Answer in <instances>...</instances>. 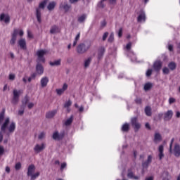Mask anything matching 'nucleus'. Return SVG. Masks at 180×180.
Listing matches in <instances>:
<instances>
[{"mask_svg":"<svg viewBox=\"0 0 180 180\" xmlns=\"http://www.w3.org/2000/svg\"><path fill=\"white\" fill-rule=\"evenodd\" d=\"M4 153H5V148H4V146H0V157L1 155H4Z\"/></svg>","mask_w":180,"mask_h":180,"instance_id":"nucleus-50","label":"nucleus"},{"mask_svg":"<svg viewBox=\"0 0 180 180\" xmlns=\"http://www.w3.org/2000/svg\"><path fill=\"white\" fill-rule=\"evenodd\" d=\"M151 74H153V70L151 69H148L146 72V77H151Z\"/></svg>","mask_w":180,"mask_h":180,"instance_id":"nucleus-51","label":"nucleus"},{"mask_svg":"<svg viewBox=\"0 0 180 180\" xmlns=\"http://www.w3.org/2000/svg\"><path fill=\"white\" fill-rule=\"evenodd\" d=\"M46 148V144L41 143V145L37 144L34 148V151L37 153V154H39V153H41V151H43Z\"/></svg>","mask_w":180,"mask_h":180,"instance_id":"nucleus-11","label":"nucleus"},{"mask_svg":"<svg viewBox=\"0 0 180 180\" xmlns=\"http://www.w3.org/2000/svg\"><path fill=\"white\" fill-rule=\"evenodd\" d=\"M66 167H67V163L63 162L60 165V170L63 171L64 169V168H66Z\"/></svg>","mask_w":180,"mask_h":180,"instance_id":"nucleus-54","label":"nucleus"},{"mask_svg":"<svg viewBox=\"0 0 180 180\" xmlns=\"http://www.w3.org/2000/svg\"><path fill=\"white\" fill-rule=\"evenodd\" d=\"M127 176L130 179H134V180H139L140 179V176H134V173H133V172H131V169L128 170Z\"/></svg>","mask_w":180,"mask_h":180,"instance_id":"nucleus-15","label":"nucleus"},{"mask_svg":"<svg viewBox=\"0 0 180 180\" xmlns=\"http://www.w3.org/2000/svg\"><path fill=\"white\" fill-rule=\"evenodd\" d=\"M22 168V164L20 162H18L15 164V169L16 171H19Z\"/></svg>","mask_w":180,"mask_h":180,"instance_id":"nucleus-45","label":"nucleus"},{"mask_svg":"<svg viewBox=\"0 0 180 180\" xmlns=\"http://www.w3.org/2000/svg\"><path fill=\"white\" fill-rule=\"evenodd\" d=\"M137 22H139V23H143L146 22V12L144 11V10L140 11L139 16L137 18Z\"/></svg>","mask_w":180,"mask_h":180,"instance_id":"nucleus-8","label":"nucleus"},{"mask_svg":"<svg viewBox=\"0 0 180 180\" xmlns=\"http://www.w3.org/2000/svg\"><path fill=\"white\" fill-rule=\"evenodd\" d=\"M108 36H109V32H105L103 34V38H102L103 41H105V40H106V39H108Z\"/></svg>","mask_w":180,"mask_h":180,"instance_id":"nucleus-49","label":"nucleus"},{"mask_svg":"<svg viewBox=\"0 0 180 180\" xmlns=\"http://www.w3.org/2000/svg\"><path fill=\"white\" fill-rule=\"evenodd\" d=\"M35 169H36V167H34V165H30L28 167L27 176H32L33 175V172H34Z\"/></svg>","mask_w":180,"mask_h":180,"instance_id":"nucleus-17","label":"nucleus"},{"mask_svg":"<svg viewBox=\"0 0 180 180\" xmlns=\"http://www.w3.org/2000/svg\"><path fill=\"white\" fill-rule=\"evenodd\" d=\"M172 116H174V112H172V110H169L165 113L164 120L168 122L171 120V119H172Z\"/></svg>","mask_w":180,"mask_h":180,"instance_id":"nucleus-13","label":"nucleus"},{"mask_svg":"<svg viewBox=\"0 0 180 180\" xmlns=\"http://www.w3.org/2000/svg\"><path fill=\"white\" fill-rule=\"evenodd\" d=\"M131 124L132 127H134L135 131H139L141 127V124L139 122V120L136 117H134L131 120Z\"/></svg>","mask_w":180,"mask_h":180,"instance_id":"nucleus-5","label":"nucleus"},{"mask_svg":"<svg viewBox=\"0 0 180 180\" xmlns=\"http://www.w3.org/2000/svg\"><path fill=\"white\" fill-rule=\"evenodd\" d=\"M91 41H86L79 44L77 47V51L79 54H84L91 49Z\"/></svg>","mask_w":180,"mask_h":180,"instance_id":"nucleus-1","label":"nucleus"},{"mask_svg":"<svg viewBox=\"0 0 180 180\" xmlns=\"http://www.w3.org/2000/svg\"><path fill=\"white\" fill-rule=\"evenodd\" d=\"M159 151V160L164 158V145H160L158 148Z\"/></svg>","mask_w":180,"mask_h":180,"instance_id":"nucleus-22","label":"nucleus"},{"mask_svg":"<svg viewBox=\"0 0 180 180\" xmlns=\"http://www.w3.org/2000/svg\"><path fill=\"white\" fill-rule=\"evenodd\" d=\"M56 114H57V110L49 111V112H46V119H51V118L54 117V116H56Z\"/></svg>","mask_w":180,"mask_h":180,"instance_id":"nucleus-20","label":"nucleus"},{"mask_svg":"<svg viewBox=\"0 0 180 180\" xmlns=\"http://www.w3.org/2000/svg\"><path fill=\"white\" fill-rule=\"evenodd\" d=\"M49 64L51 65V67H58V65L61 64V59L54 60L53 62H50Z\"/></svg>","mask_w":180,"mask_h":180,"instance_id":"nucleus-29","label":"nucleus"},{"mask_svg":"<svg viewBox=\"0 0 180 180\" xmlns=\"http://www.w3.org/2000/svg\"><path fill=\"white\" fill-rule=\"evenodd\" d=\"M33 106H34V104L33 103H30L28 104V109H32V108H33Z\"/></svg>","mask_w":180,"mask_h":180,"instance_id":"nucleus-63","label":"nucleus"},{"mask_svg":"<svg viewBox=\"0 0 180 180\" xmlns=\"http://www.w3.org/2000/svg\"><path fill=\"white\" fill-rule=\"evenodd\" d=\"M125 49H126L128 54H129L130 52H133V51H130L131 49V42L128 43L126 46Z\"/></svg>","mask_w":180,"mask_h":180,"instance_id":"nucleus-39","label":"nucleus"},{"mask_svg":"<svg viewBox=\"0 0 180 180\" xmlns=\"http://www.w3.org/2000/svg\"><path fill=\"white\" fill-rule=\"evenodd\" d=\"M18 45L20 46V49L22 50H26V39H20L18 41Z\"/></svg>","mask_w":180,"mask_h":180,"instance_id":"nucleus-21","label":"nucleus"},{"mask_svg":"<svg viewBox=\"0 0 180 180\" xmlns=\"http://www.w3.org/2000/svg\"><path fill=\"white\" fill-rule=\"evenodd\" d=\"M47 53L46 50H39L37 51V56L38 57V60L41 61V63H44V56Z\"/></svg>","mask_w":180,"mask_h":180,"instance_id":"nucleus-7","label":"nucleus"},{"mask_svg":"<svg viewBox=\"0 0 180 180\" xmlns=\"http://www.w3.org/2000/svg\"><path fill=\"white\" fill-rule=\"evenodd\" d=\"M130 130V125L128 123H125L122 127V131L127 132Z\"/></svg>","mask_w":180,"mask_h":180,"instance_id":"nucleus-30","label":"nucleus"},{"mask_svg":"<svg viewBox=\"0 0 180 180\" xmlns=\"http://www.w3.org/2000/svg\"><path fill=\"white\" fill-rule=\"evenodd\" d=\"M9 79L11 81H13L15 79V74H10L9 75Z\"/></svg>","mask_w":180,"mask_h":180,"instance_id":"nucleus-58","label":"nucleus"},{"mask_svg":"<svg viewBox=\"0 0 180 180\" xmlns=\"http://www.w3.org/2000/svg\"><path fill=\"white\" fill-rule=\"evenodd\" d=\"M161 67H162V62L161 60H158L153 63V68H161Z\"/></svg>","mask_w":180,"mask_h":180,"instance_id":"nucleus-28","label":"nucleus"},{"mask_svg":"<svg viewBox=\"0 0 180 180\" xmlns=\"http://www.w3.org/2000/svg\"><path fill=\"white\" fill-rule=\"evenodd\" d=\"M92 61V58L89 57L84 61V67H89L91 62Z\"/></svg>","mask_w":180,"mask_h":180,"instance_id":"nucleus-38","label":"nucleus"},{"mask_svg":"<svg viewBox=\"0 0 180 180\" xmlns=\"http://www.w3.org/2000/svg\"><path fill=\"white\" fill-rule=\"evenodd\" d=\"M18 34H19V36H20V37H22V36H23V34H25V32H23V30H18Z\"/></svg>","mask_w":180,"mask_h":180,"instance_id":"nucleus-56","label":"nucleus"},{"mask_svg":"<svg viewBox=\"0 0 180 180\" xmlns=\"http://www.w3.org/2000/svg\"><path fill=\"white\" fill-rule=\"evenodd\" d=\"M174 141H175V139L172 138L169 144V153H172V145L174 144Z\"/></svg>","mask_w":180,"mask_h":180,"instance_id":"nucleus-43","label":"nucleus"},{"mask_svg":"<svg viewBox=\"0 0 180 180\" xmlns=\"http://www.w3.org/2000/svg\"><path fill=\"white\" fill-rule=\"evenodd\" d=\"M44 136H46V134L44 132H41L39 136H38V139L39 140H41L42 139H44Z\"/></svg>","mask_w":180,"mask_h":180,"instance_id":"nucleus-52","label":"nucleus"},{"mask_svg":"<svg viewBox=\"0 0 180 180\" xmlns=\"http://www.w3.org/2000/svg\"><path fill=\"white\" fill-rule=\"evenodd\" d=\"M175 103V98H169V103L171 105L172 103Z\"/></svg>","mask_w":180,"mask_h":180,"instance_id":"nucleus-59","label":"nucleus"},{"mask_svg":"<svg viewBox=\"0 0 180 180\" xmlns=\"http://www.w3.org/2000/svg\"><path fill=\"white\" fill-rule=\"evenodd\" d=\"M72 120H74V117L71 116L69 119H68L65 122V126H71V124L72 123Z\"/></svg>","mask_w":180,"mask_h":180,"instance_id":"nucleus-36","label":"nucleus"},{"mask_svg":"<svg viewBox=\"0 0 180 180\" xmlns=\"http://www.w3.org/2000/svg\"><path fill=\"white\" fill-rule=\"evenodd\" d=\"M30 77L32 79H34V78H36V77H37V73L35 72L32 73Z\"/></svg>","mask_w":180,"mask_h":180,"instance_id":"nucleus-62","label":"nucleus"},{"mask_svg":"<svg viewBox=\"0 0 180 180\" xmlns=\"http://www.w3.org/2000/svg\"><path fill=\"white\" fill-rule=\"evenodd\" d=\"M86 14H82V15L78 17L77 22H79V23H84V22H85V20L86 19Z\"/></svg>","mask_w":180,"mask_h":180,"instance_id":"nucleus-27","label":"nucleus"},{"mask_svg":"<svg viewBox=\"0 0 180 180\" xmlns=\"http://www.w3.org/2000/svg\"><path fill=\"white\" fill-rule=\"evenodd\" d=\"M11 122V120L9 119V117H7L5 119L4 122L3 123V124L1 125V131H3L4 133H5V131H6V129L8 128V125Z\"/></svg>","mask_w":180,"mask_h":180,"instance_id":"nucleus-14","label":"nucleus"},{"mask_svg":"<svg viewBox=\"0 0 180 180\" xmlns=\"http://www.w3.org/2000/svg\"><path fill=\"white\" fill-rule=\"evenodd\" d=\"M163 73L165 74H169V69L168 68H163Z\"/></svg>","mask_w":180,"mask_h":180,"instance_id":"nucleus-61","label":"nucleus"},{"mask_svg":"<svg viewBox=\"0 0 180 180\" xmlns=\"http://www.w3.org/2000/svg\"><path fill=\"white\" fill-rule=\"evenodd\" d=\"M162 140V138L161 137V134L160 133H155L154 136V141H161Z\"/></svg>","mask_w":180,"mask_h":180,"instance_id":"nucleus-31","label":"nucleus"},{"mask_svg":"<svg viewBox=\"0 0 180 180\" xmlns=\"http://www.w3.org/2000/svg\"><path fill=\"white\" fill-rule=\"evenodd\" d=\"M72 105V102L71 100H68L67 102L65 103L64 104V108H70Z\"/></svg>","mask_w":180,"mask_h":180,"instance_id":"nucleus-42","label":"nucleus"},{"mask_svg":"<svg viewBox=\"0 0 180 180\" xmlns=\"http://www.w3.org/2000/svg\"><path fill=\"white\" fill-rule=\"evenodd\" d=\"M128 56L131 58V61H133L134 63H137V56H136L134 52H129V53H128Z\"/></svg>","mask_w":180,"mask_h":180,"instance_id":"nucleus-26","label":"nucleus"},{"mask_svg":"<svg viewBox=\"0 0 180 180\" xmlns=\"http://www.w3.org/2000/svg\"><path fill=\"white\" fill-rule=\"evenodd\" d=\"M65 136V131H62L60 133H58V131H55L53 134L52 139L53 140H56L57 141H60V140H63Z\"/></svg>","mask_w":180,"mask_h":180,"instance_id":"nucleus-6","label":"nucleus"},{"mask_svg":"<svg viewBox=\"0 0 180 180\" xmlns=\"http://www.w3.org/2000/svg\"><path fill=\"white\" fill-rule=\"evenodd\" d=\"M145 113H146V116H151V115H152L151 107L146 106L145 108Z\"/></svg>","mask_w":180,"mask_h":180,"instance_id":"nucleus-34","label":"nucleus"},{"mask_svg":"<svg viewBox=\"0 0 180 180\" xmlns=\"http://www.w3.org/2000/svg\"><path fill=\"white\" fill-rule=\"evenodd\" d=\"M173 153L174 157H180V146L179 144L176 143L174 145V149L172 151Z\"/></svg>","mask_w":180,"mask_h":180,"instance_id":"nucleus-12","label":"nucleus"},{"mask_svg":"<svg viewBox=\"0 0 180 180\" xmlns=\"http://www.w3.org/2000/svg\"><path fill=\"white\" fill-rule=\"evenodd\" d=\"M16 129V123L12 122L9 127H8V130L9 133H13Z\"/></svg>","mask_w":180,"mask_h":180,"instance_id":"nucleus-25","label":"nucleus"},{"mask_svg":"<svg viewBox=\"0 0 180 180\" xmlns=\"http://www.w3.org/2000/svg\"><path fill=\"white\" fill-rule=\"evenodd\" d=\"M29 102V97L27 96H25L24 99L22 101V105H27V103Z\"/></svg>","mask_w":180,"mask_h":180,"instance_id":"nucleus-41","label":"nucleus"},{"mask_svg":"<svg viewBox=\"0 0 180 180\" xmlns=\"http://www.w3.org/2000/svg\"><path fill=\"white\" fill-rule=\"evenodd\" d=\"M123 34V29L122 28H120L118 31V37H121Z\"/></svg>","mask_w":180,"mask_h":180,"instance_id":"nucleus-57","label":"nucleus"},{"mask_svg":"<svg viewBox=\"0 0 180 180\" xmlns=\"http://www.w3.org/2000/svg\"><path fill=\"white\" fill-rule=\"evenodd\" d=\"M0 22L6 25L11 23V15L8 13H2L0 14Z\"/></svg>","mask_w":180,"mask_h":180,"instance_id":"nucleus-4","label":"nucleus"},{"mask_svg":"<svg viewBox=\"0 0 180 180\" xmlns=\"http://www.w3.org/2000/svg\"><path fill=\"white\" fill-rule=\"evenodd\" d=\"M60 6V8L64 9V11L65 12H68V11H70V9H71V6L69 5L68 3H67V1L62 3Z\"/></svg>","mask_w":180,"mask_h":180,"instance_id":"nucleus-19","label":"nucleus"},{"mask_svg":"<svg viewBox=\"0 0 180 180\" xmlns=\"http://www.w3.org/2000/svg\"><path fill=\"white\" fill-rule=\"evenodd\" d=\"M151 162H153V156L151 155H149L148 156L147 160L142 162L143 168L147 169V168H148V166L151 164Z\"/></svg>","mask_w":180,"mask_h":180,"instance_id":"nucleus-10","label":"nucleus"},{"mask_svg":"<svg viewBox=\"0 0 180 180\" xmlns=\"http://www.w3.org/2000/svg\"><path fill=\"white\" fill-rule=\"evenodd\" d=\"M37 75H41L43 72H44V68H37L36 72Z\"/></svg>","mask_w":180,"mask_h":180,"instance_id":"nucleus-40","label":"nucleus"},{"mask_svg":"<svg viewBox=\"0 0 180 180\" xmlns=\"http://www.w3.org/2000/svg\"><path fill=\"white\" fill-rule=\"evenodd\" d=\"M101 25V27H105V26H106V21L105 20L102 21Z\"/></svg>","mask_w":180,"mask_h":180,"instance_id":"nucleus-64","label":"nucleus"},{"mask_svg":"<svg viewBox=\"0 0 180 180\" xmlns=\"http://www.w3.org/2000/svg\"><path fill=\"white\" fill-rule=\"evenodd\" d=\"M56 92L58 95H63L64 94V90L63 89H57Z\"/></svg>","mask_w":180,"mask_h":180,"instance_id":"nucleus-46","label":"nucleus"},{"mask_svg":"<svg viewBox=\"0 0 180 180\" xmlns=\"http://www.w3.org/2000/svg\"><path fill=\"white\" fill-rule=\"evenodd\" d=\"M103 54H105V47L101 46L98 50V58H102L103 57Z\"/></svg>","mask_w":180,"mask_h":180,"instance_id":"nucleus-24","label":"nucleus"},{"mask_svg":"<svg viewBox=\"0 0 180 180\" xmlns=\"http://www.w3.org/2000/svg\"><path fill=\"white\" fill-rule=\"evenodd\" d=\"M106 1L108 0H101L100 2H98L97 4L98 8H105V6H106V4H105Z\"/></svg>","mask_w":180,"mask_h":180,"instance_id":"nucleus-33","label":"nucleus"},{"mask_svg":"<svg viewBox=\"0 0 180 180\" xmlns=\"http://www.w3.org/2000/svg\"><path fill=\"white\" fill-rule=\"evenodd\" d=\"M135 102L138 105H141L142 100L140 98H136Z\"/></svg>","mask_w":180,"mask_h":180,"instance_id":"nucleus-53","label":"nucleus"},{"mask_svg":"<svg viewBox=\"0 0 180 180\" xmlns=\"http://www.w3.org/2000/svg\"><path fill=\"white\" fill-rule=\"evenodd\" d=\"M20 94L22 91L14 89L13 91V98L11 100V103L13 105H18V102H19V97L20 96Z\"/></svg>","mask_w":180,"mask_h":180,"instance_id":"nucleus-3","label":"nucleus"},{"mask_svg":"<svg viewBox=\"0 0 180 180\" xmlns=\"http://www.w3.org/2000/svg\"><path fill=\"white\" fill-rule=\"evenodd\" d=\"M4 119H5V109L0 112V124H2L4 122Z\"/></svg>","mask_w":180,"mask_h":180,"instance_id":"nucleus-35","label":"nucleus"},{"mask_svg":"<svg viewBox=\"0 0 180 180\" xmlns=\"http://www.w3.org/2000/svg\"><path fill=\"white\" fill-rule=\"evenodd\" d=\"M40 175L39 172H37L31 176V179H36Z\"/></svg>","mask_w":180,"mask_h":180,"instance_id":"nucleus-48","label":"nucleus"},{"mask_svg":"<svg viewBox=\"0 0 180 180\" xmlns=\"http://www.w3.org/2000/svg\"><path fill=\"white\" fill-rule=\"evenodd\" d=\"M48 0H44L39 4V8L36 10V18L37 22L41 23V9H44V6L47 5Z\"/></svg>","mask_w":180,"mask_h":180,"instance_id":"nucleus-2","label":"nucleus"},{"mask_svg":"<svg viewBox=\"0 0 180 180\" xmlns=\"http://www.w3.org/2000/svg\"><path fill=\"white\" fill-rule=\"evenodd\" d=\"M153 86H154V84L151 82H147L143 86V89L145 92H147L148 91H150L153 89Z\"/></svg>","mask_w":180,"mask_h":180,"instance_id":"nucleus-18","label":"nucleus"},{"mask_svg":"<svg viewBox=\"0 0 180 180\" xmlns=\"http://www.w3.org/2000/svg\"><path fill=\"white\" fill-rule=\"evenodd\" d=\"M47 8H48L49 11H53V9H54V8H56V2H54V1L51 2L48 5Z\"/></svg>","mask_w":180,"mask_h":180,"instance_id":"nucleus-37","label":"nucleus"},{"mask_svg":"<svg viewBox=\"0 0 180 180\" xmlns=\"http://www.w3.org/2000/svg\"><path fill=\"white\" fill-rule=\"evenodd\" d=\"M68 89V84L65 83L62 87V90H63V91H67Z\"/></svg>","mask_w":180,"mask_h":180,"instance_id":"nucleus-55","label":"nucleus"},{"mask_svg":"<svg viewBox=\"0 0 180 180\" xmlns=\"http://www.w3.org/2000/svg\"><path fill=\"white\" fill-rule=\"evenodd\" d=\"M47 84H49V77H42L41 79V86L42 88H44L47 86Z\"/></svg>","mask_w":180,"mask_h":180,"instance_id":"nucleus-23","label":"nucleus"},{"mask_svg":"<svg viewBox=\"0 0 180 180\" xmlns=\"http://www.w3.org/2000/svg\"><path fill=\"white\" fill-rule=\"evenodd\" d=\"M60 30H61L60 29V27H58V26L53 25L51 27L50 33L51 34H56V33H60Z\"/></svg>","mask_w":180,"mask_h":180,"instance_id":"nucleus-16","label":"nucleus"},{"mask_svg":"<svg viewBox=\"0 0 180 180\" xmlns=\"http://www.w3.org/2000/svg\"><path fill=\"white\" fill-rule=\"evenodd\" d=\"M169 68H175L176 67V65L175 64L174 62H171L168 65Z\"/></svg>","mask_w":180,"mask_h":180,"instance_id":"nucleus-47","label":"nucleus"},{"mask_svg":"<svg viewBox=\"0 0 180 180\" xmlns=\"http://www.w3.org/2000/svg\"><path fill=\"white\" fill-rule=\"evenodd\" d=\"M79 37H81V33L79 32L76 35L75 40L73 41V45H72L73 47H75L77 46V43H78V41L79 40Z\"/></svg>","mask_w":180,"mask_h":180,"instance_id":"nucleus-32","label":"nucleus"},{"mask_svg":"<svg viewBox=\"0 0 180 180\" xmlns=\"http://www.w3.org/2000/svg\"><path fill=\"white\" fill-rule=\"evenodd\" d=\"M18 32H19V30L15 29L13 30V34H11V39L10 40V44L11 46H15V43H16V39L18 37Z\"/></svg>","mask_w":180,"mask_h":180,"instance_id":"nucleus-9","label":"nucleus"},{"mask_svg":"<svg viewBox=\"0 0 180 180\" xmlns=\"http://www.w3.org/2000/svg\"><path fill=\"white\" fill-rule=\"evenodd\" d=\"M115 40V34L113 33H111L109 38H108V41L109 43H112Z\"/></svg>","mask_w":180,"mask_h":180,"instance_id":"nucleus-44","label":"nucleus"},{"mask_svg":"<svg viewBox=\"0 0 180 180\" xmlns=\"http://www.w3.org/2000/svg\"><path fill=\"white\" fill-rule=\"evenodd\" d=\"M27 37L29 39H33V34H32V32H30V31H27Z\"/></svg>","mask_w":180,"mask_h":180,"instance_id":"nucleus-60","label":"nucleus"}]
</instances>
